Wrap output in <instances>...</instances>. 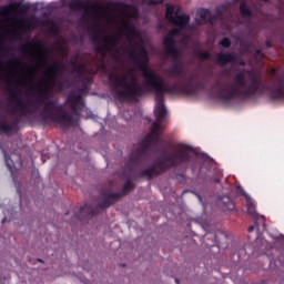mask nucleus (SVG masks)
<instances>
[{
	"instance_id": "obj_1",
	"label": "nucleus",
	"mask_w": 284,
	"mask_h": 284,
	"mask_svg": "<svg viewBox=\"0 0 284 284\" xmlns=\"http://www.w3.org/2000/svg\"><path fill=\"white\" fill-rule=\"evenodd\" d=\"M64 70V65L60 62L49 65L47 73H50L51 78L42 79V84L37 87L39 97L36 101L37 108L43 105L41 112L43 123L55 124L61 129H68L73 125L80 119L81 112L84 109L81 93L68 95L64 104H58V100H51L53 97L54 79L60 77Z\"/></svg>"
},
{
	"instance_id": "obj_2",
	"label": "nucleus",
	"mask_w": 284,
	"mask_h": 284,
	"mask_svg": "<svg viewBox=\"0 0 284 284\" xmlns=\"http://www.w3.org/2000/svg\"><path fill=\"white\" fill-rule=\"evenodd\" d=\"M264 92H270L272 100H284V74L276 77L274 83L270 85L262 75L256 74L251 75L247 84L244 72H236L229 92L225 93V89L220 88L216 97L221 102L229 103L235 98L250 99L256 94L263 95Z\"/></svg>"
},
{
	"instance_id": "obj_3",
	"label": "nucleus",
	"mask_w": 284,
	"mask_h": 284,
	"mask_svg": "<svg viewBox=\"0 0 284 284\" xmlns=\"http://www.w3.org/2000/svg\"><path fill=\"white\" fill-rule=\"evenodd\" d=\"M130 59L135 61L139 69L142 71L144 78V85L150 90H154L156 106H155V116L159 123L168 115V110L165 106V94H174L178 93L176 87H165L162 83L161 77L151 68L148 67L149 57L146 49L141 45L140 50L134 49V44L131 45Z\"/></svg>"
},
{
	"instance_id": "obj_4",
	"label": "nucleus",
	"mask_w": 284,
	"mask_h": 284,
	"mask_svg": "<svg viewBox=\"0 0 284 284\" xmlns=\"http://www.w3.org/2000/svg\"><path fill=\"white\" fill-rule=\"evenodd\" d=\"M189 152H193L191 145L184 143L178 144V150L166 154L164 158H160L158 162L151 164L149 168L141 170L138 173L136 179L152 181L173 168L189 164L191 162Z\"/></svg>"
},
{
	"instance_id": "obj_5",
	"label": "nucleus",
	"mask_w": 284,
	"mask_h": 284,
	"mask_svg": "<svg viewBox=\"0 0 284 284\" xmlns=\"http://www.w3.org/2000/svg\"><path fill=\"white\" fill-rule=\"evenodd\" d=\"M136 184L129 180L123 184L121 193H108V191H101L102 202L98 204V206H91L90 204H84V206H80L79 213H77V209L74 211V216L70 221V223L75 220L82 221L83 219L93 217L100 213V210H106L112 206L114 203L119 202L123 196H126L132 191H134Z\"/></svg>"
},
{
	"instance_id": "obj_6",
	"label": "nucleus",
	"mask_w": 284,
	"mask_h": 284,
	"mask_svg": "<svg viewBox=\"0 0 284 284\" xmlns=\"http://www.w3.org/2000/svg\"><path fill=\"white\" fill-rule=\"evenodd\" d=\"M163 130L162 123L154 121L152 124L151 133H149L144 139L141 140L139 148L135 149L128 162L125 163V169L132 174L140 163L150 158V152L153 145H159L162 142L161 131Z\"/></svg>"
},
{
	"instance_id": "obj_7",
	"label": "nucleus",
	"mask_w": 284,
	"mask_h": 284,
	"mask_svg": "<svg viewBox=\"0 0 284 284\" xmlns=\"http://www.w3.org/2000/svg\"><path fill=\"white\" fill-rule=\"evenodd\" d=\"M109 82L121 101H138L146 93V90L136 83L138 78L133 73H131V83L126 81V77L122 78L113 72L109 74Z\"/></svg>"
},
{
	"instance_id": "obj_8",
	"label": "nucleus",
	"mask_w": 284,
	"mask_h": 284,
	"mask_svg": "<svg viewBox=\"0 0 284 284\" xmlns=\"http://www.w3.org/2000/svg\"><path fill=\"white\" fill-rule=\"evenodd\" d=\"M70 10L73 12H79V10H85V16H90L97 12L102 8V4L99 2L91 3L90 0H71L69 3Z\"/></svg>"
},
{
	"instance_id": "obj_9",
	"label": "nucleus",
	"mask_w": 284,
	"mask_h": 284,
	"mask_svg": "<svg viewBox=\"0 0 284 284\" xmlns=\"http://www.w3.org/2000/svg\"><path fill=\"white\" fill-rule=\"evenodd\" d=\"M164 52L166 55L173 58V63L179 62L181 59V51L176 48V41L172 37H164Z\"/></svg>"
},
{
	"instance_id": "obj_10",
	"label": "nucleus",
	"mask_w": 284,
	"mask_h": 284,
	"mask_svg": "<svg viewBox=\"0 0 284 284\" xmlns=\"http://www.w3.org/2000/svg\"><path fill=\"white\" fill-rule=\"evenodd\" d=\"M9 99L11 102H14L13 108L11 109V112L18 113L21 112L22 115H27L28 113V109H29V104L28 102H26L24 100H22L17 92H12L10 91L9 93Z\"/></svg>"
},
{
	"instance_id": "obj_11",
	"label": "nucleus",
	"mask_w": 284,
	"mask_h": 284,
	"mask_svg": "<svg viewBox=\"0 0 284 284\" xmlns=\"http://www.w3.org/2000/svg\"><path fill=\"white\" fill-rule=\"evenodd\" d=\"M30 10L28 4H20L19 2H12L0 7V14L6 16L8 13L27 14Z\"/></svg>"
},
{
	"instance_id": "obj_12",
	"label": "nucleus",
	"mask_w": 284,
	"mask_h": 284,
	"mask_svg": "<svg viewBox=\"0 0 284 284\" xmlns=\"http://www.w3.org/2000/svg\"><path fill=\"white\" fill-rule=\"evenodd\" d=\"M193 77H189L184 84H180L179 82L173 83L170 88H175L178 92H173V94H184V95H194L196 93V88L192 84Z\"/></svg>"
},
{
	"instance_id": "obj_13",
	"label": "nucleus",
	"mask_w": 284,
	"mask_h": 284,
	"mask_svg": "<svg viewBox=\"0 0 284 284\" xmlns=\"http://www.w3.org/2000/svg\"><path fill=\"white\" fill-rule=\"evenodd\" d=\"M116 47H118V40L115 36L113 37L104 36L103 44H97L95 51L98 53L106 54L110 51V49H115Z\"/></svg>"
},
{
	"instance_id": "obj_14",
	"label": "nucleus",
	"mask_w": 284,
	"mask_h": 284,
	"mask_svg": "<svg viewBox=\"0 0 284 284\" xmlns=\"http://www.w3.org/2000/svg\"><path fill=\"white\" fill-rule=\"evenodd\" d=\"M215 61L219 67H226L236 63L237 57L234 52H219Z\"/></svg>"
},
{
	"instance_id": "obj_15",
	"label": "nucleus",
	"mask_w": 284,
	"mask_h": 284,
	"mask_svg": "<svg viewBox=\"0 0 284 284\" xmlns=\"http://www.w3.org/2000/svg\"><path fill=\"white\" fill-rule=\"evenodd\" d=\"M215 21H216V16L211 14L210 10L204 8L197 10V19H195V22H197V24L209 23L213 26Z\"/></svg>"
},
{
	"instance_id": "obj_16",
	"label": "nucleus",
	"mask_w": 284,
	"mask_h": 284,
	"mask_svg": "<svg viewBox=\"0 0 284 284\" xmlns=\"http://www.w3.org/2000/svg\"><path fill=\"white\" fill-rule=\"evenodd\" d=\"M166 77L171 79L183 78L184 77L183 65L179 61L171 63V67L166 68Z\"/></svg>"
},
{
	"instance_id": "obj_17",
	"label": "nucleus",
	"mask_w": 284,
	"mask_h": 284,
	"mask_svg": "<svg viewBox=\"0 0 284 284\" xmlns=\"http://www.w3.org/2000/svg\"><path fill=\"white\" fill-rule=\"evenodd\" d=\"M121 31L125 34L130 43H133L136 34V28L131 27L130 21L123 20L121 24Z\"/></svg>"
},
{
	"instance_id": "obj_18",
	"label": "nucleus",
	"mask_w": 284,
	"mask_h": 284,
	"mask_svg": "<svg viewBox=\"0 0 284 284\" xmlns=\"http://www.w3.org/2000/svg\"><path fill=\"white\" fill-rule=\"evenodd\" d=\"M112 4L116 8V10H120L121 13H129L130 10H133V13H129L130 18H135L138 16V9L130 3L112 2Z\"/></svg>"
},
{
	"instance_id": "obj_19",
	"label": "nucleus",
	"mask_w": 284,
	"mask_h": 284,
	"mask_svg": "<svg viewBox=\"0 0 284 284\" xmlns=\"http://www.w3.org/2000/svg\"><path fill=\"white\" fill-rule=\"evenodd\" d=\"M18 123L19 119H16L14 121H12V123H7L6 119H2V121L0 122V134L3 133L6 135H11Z\"/></svg>"
},
{
	"instance_id": "obj_20",
	"label": "nucleus",
	"mask_w": 284,
	"mask_h": 284,
	"mask_svg": "<svg viewBox=\"0 0 284 284\" xmlns=\"http://www.w3.org/2000/svg\"><path fill=\"white\" fill-rule=\"evenodd\" d=\"M247 214L253 216V219H254V226L257 227L258 226V222H261L262 224L265 223V217L264 216H258L256 214L255 205L252 202L247 203Z\"/></svg>"
},
{
	"instance_id": "obj_21",
	"label": "nucleus",
	"mask_w": 284,
	"mask_h": 284,
	"mask_svg": "<svg viewBox=\"0 0 284 284\" xmlns=\"http://www.w3.org/2000/svg\"><path fill=\"white\" fill-rule=\"evenodd\" d=\"M172 23L175 24V27L180 28V30H185V28L190 24V16L180 14Z\"/></svg>"
},
{
	"instance_id": "obj_22",
	"label": "nucleus",
	"mask_w": 284,
	"mask_h": 284,
	"mask_svg": "<svg viewBox=\"0 0 284 284\" xmlns=\"http://www.w3.org/2000/svg\"><path fill=\"white\" fill-rule=\"evenodd\" d=\"M219 205L223 209V211H233L235 209V204L229 195H223L219 202Z\"/></svg>"
},
{
	"instance_id": "obj_23",
	"label": "nucleus",
	"mask_w": 284,
	"mask_h": 284,
	"mask_svg": "<svg viewBox=\"0 0 284 284\" xmlns=\"http://www.w3.org/2000/svg\"><path fill=\"white\" fill-rule=\"evenodd\" d=\"M240 14L244 19H252L253 18V11L251 8L247 7L246 2H241L240 7Z\"/></svg>"
},
{
	"instance_id": "obj_24",
	"label": "nucleus",
	"mask_w": 284,
	"mask_h": 284,
	"mask_svg": "<svg viewBox=\"0 0 284 284\" xmlns=\"http://www.w3.org/2000/svg\"><path fill=\"white\" fill-rule=\"evenodd\" d=\"M70 64L73 68V72L77 73L79 78H82L85 71V65L79 64L75 60H70Z\"/></svg>"
},
{
	"instance_id": "obj_25",
	"label": "nucleus",
	"mask_w": 284,
	"mask_h": 284,
	"mask_svg": "<svg viewBox=\"0 0 284 284\" xmlns=\"http://www.w3.org/2000/svg\"><path fill=\"white\" fill-rule=\"evenodd\" d=\"M174 6L173 4H166V20H169V22L173 23L176 22V17H174Z\"/></svg>"
},
{
	"instance_id": "obj_26",
	"label": "nucleus",
	"mask_w": 284,
	"mask_h": 284,
	"mask_svg": "<svg viewBox=\"0 0 284 284\" xmlns=\"http://www.w3.org/2000/svg\"><path fill=\"white\" fill-rule=\"evenodd\" d=\"M34 48L41 49L40 43H27V44H23L20 50L21 52L26 53L28 50H32Z\"/></svg>"
},
{
	"instance_id": "obj_27",
	"label": "nucleus",
	"mask_w": 284,
	"mask_h": 284,
	"mask_svg": "<svg viewBox=\"0 0 284 284\" xmlns=\"http://www.w3.org/2000/svg\"><path fill=\"white\" fill-rule=\"evenodd\" d=\"M195 55L201 61H209V60H211L210 51L197 52V53H195Z\"/></svg>"
},
{
	"instance_id": "obj_28",
	"label": "nucleus",
	"mask_w": 284,
	"mask_h": 284,
	"mask_svg": "<svg viewBox=\"0 0 284 284\" xmlns=\"http://www.w3.org/2000/svg\"><path fill=\"white\" fill-rule=\"evenodd\" d=\"M219 45L222 47L223 49H230L232 45V41L230 38H223L220 42Z\"/></svg>"
},
{
	"instance_id": "obj_29",
	"label": "nucleus",
	"mask_w": 284,
	"mask_h": 284,
	"mask_svg": "<svg viewBox=\"0 0 284 284\" xmlns=\"http://www.w3.org/2000/svg\"><path fill=\"white\" fill-rule=\"evenodd\" d=\"M183 31V29H178V28H173L171 29V31H169V36H166V38H172L174 39L175 37L180 36L181 32Z\"/></svg>"
},
{
	"instance_id": "obj_30",
	"label": "nucleus",
	"mask_w": 284,
	"mask_h": 284,
	"mask_svg": "<svg viewBox=\"0 0 284 284\" xmlns=\"http://www.w3.org/2000/svg\"><path fill=\"white\" fill-rule=\"evenodd\" d=\"M4 161H6V165L9 169V171H12V168L14 166V163L11 160V158H9L6 153H4Z\"/></svg>"
},
{
	"instance_id": "obj_31",
	"label": "nucleus",
	"mask_w": 284,
	"mask_h": 284,
	"mask_svg": "<svg viewBox=\"0 0 284 284\" xmlns=\"http://www.w3.org/2000/svg\"><path fill=\"white\" fill-rule=\"evenodd\" d=\"M148 6H161L164 0H144Z\"/></svg>"
},
{
	"instance_id": "obj_32",
	"label": "nucleus",
	"mask_w": 284,
	"mask_h": 284,
	"mask_svg": "<svg viewBox=\"0 0 284 284\" xmlns=\"http://www.w3.org/2000/svg\"><path fill=\"white\" fill-rule=\"evenodd\" d=\"M82 83L89 85L93 82V79L90 78V77H82V80H81Z\"/></svg>"
},
{
	"instance_id": "obj_33",
	"label": "nucleus",
	"mask_w": 284,
	"mask_h": 284,
	"mask_svg": "<svg viewBox=\"0 0 284 284\" xmlns=\"http://www.w3.org/2000/svg\"><path fill=\"white\" fill-rule=\"evenodd\" d=\"M255 57L256 58H260V59H264L265 58V54L263 53V51L261 49H257L255 51Z\"/></svg>"
},
{
	"instance_id": "obj_34",
	"label": "nucleus",
	"mask_w": 284,
	"mask_h": 284,
	"mask_svg": "<svg viewBox=\"0 0 284 284\" xmlns=\"http://www.w3.org/2000/svg\"><path fill=\"white\" fill-rule=\"evenodd\" d=\"M49 32H50L51 34H58V29H57V27H54V26L50 27Z\"/></svg>"
},
{
	"instance_id": "obj_35",
	"label": "nucleus",
	"mask_w": 284,
	"mask_h": 284,
	"mask_svg": "<svg viewBox=\"0 0 284 284\" xmlns=\"http://www.w3.org/2000/svg\"><path fill=\"white\" fill-rule=\"evenodd\" d=\"M274 47L272 41H266V48L272 49Z\"/></svg>"
},
{
	"instance_id": "obj_36",
	"label": "nucleus",
	"mask_w": 284,
	"mask_h": 284,
	"mask_svg": "<svg viewBox=\"0 0 284 284\" xmlns=\"http://www.w3.org/2000/svg\"><path fill=\"white\" fill-rule=\"evenodd\" d=\"M87 89H88V84L82 82V88L80 89V92H83Z\"/></svg>"
},
{
	"instance_id": "obj_37",
	"label": "nucleus",
	"mask_w": 284,
	"mask_h": 284,
	"mask_svg": "<svg viewBox=\"0 0 284 284\" xmlns=\"http://www.w3.org/2000/svg\"><path fill=\"white\" fill-rule=\"evenodd\" d=\"M277 74V70L275 68L271 69V75H276Z\"/></svg>"
},
{
	"instance_id": "obj_38",
	"label": "nucleus",
	"mask_w": 284,
	"mask_h": 284,
	"mask_svg": "<svg viewBox=\"0 0 284 284\" xmlns=\"http://www.w3.org/2000/svg\"><path fill=\"white\" fill-rule=\"evenodd\" d=\"M98 72H99V70H94V71H93V70H90V71H89V73H90V74H93V75H97Z\"/></svg>"
},
{
	"instance_id": "obj_39",
	"label": "nucleus",
	"mask_w": 284,
	"mask_h": 284,
	"mask_svg": "<svg viewBox=\"0 0 284 284\" xmlns=\"http://www.w3.org/2000/svg\"><path fill=\"white\" fill-rule=\"evenodd\" d=\"M255 231V226H248L247 232L252 233Z\"/></svg>"
},
{
	"instance_id": "obj_40",
	"label": "nucleus",
	"mask_w": 284,
	"mask_h": 284,
	"mask_svg": "<svg viewBox=\"0 0 284 284\" xmlns=\"http://www.w3.org/2000/svg\"><path fill=\"white\" fill-rule=\"evenodd\" d=\"M13 61H14V63H17V64H21V63H22V61H21L20 59H13Z\"/></svg>"
},
{
	"instance_id": "obj_41",
	"label": "nucleus",
	"mask_w": 284,
	"mask_h": 284,
	"mask_svg": "<svg viewBox=\"0 0 284 284\" xmlns=\"http://www.w3.org/2000/svg\"><path fill=\"white\" fill-rule=\"evenodd\" d=\"M43 52L51 54V50L50 49H43Z\"/></svg>"
},
{
	"instance_id": "obj_42",
	"label": "nucleus",
	"mask_w": 284,
	"mask_h": 284,
	"mask_svg": "<svg viewBox=\"0 0 284 284\" xmlns=\"http://www.w3.org/2000/svg\"><path fill=\"white\" fill-rule=\"evenodd\" d=\"M193 194H195V196H197L199 201H202V197H201V195H199V193L193 192Z\"/></svg>"
},
{
	"instance_id": "obj_43",
	"label": "nucleus",
	"mask_w": 284,
	"mask_h": 284,
	"mask_svg": "<svg viewBox=\"0 0 284 284\" xmlns=\"http://www.w3.org/2000/svg\"><path fill=\"white\" fill-rule=\"evenodd\" d=\"M94 40L100 41V36L95 34Z\"/></svg>"
},
{
	"instance_id": "obj_44",
	"label": "nucleus",
	"mask_w": 284,
	"mask_h": 284,
	"mask_svg": "<svg viewBox=\"0 0 284 284\" xmlns=\"http://www.w3.org/2000/svg\"><path fill=\"white\" fill-rule=\"evenodd\" d=\"M178 178L185 179V175H183V173H180V175H178Z\"/></svg>"
},
{
	"instance_id": "obj_45",
	"label": "nucleus",
	"mask_w": 284,
	"mask_h": 284,
	"mask_svg": "<svg viewBox=\"0 0 284 284\" xmlns=\"http://www.w3.org/2000/svg\"><path fill=\"white\" fill-rule=\"evenodd\" d=\"M13 37H19V33H18V32H14V33H13Z\"/></svg>"
},
{
	"instance_id": "obj_46",
	"label": "nucleus",
	"mask_w": 284,
	"mask_h": 284,
	"mask_svg": "<svg viewBox=\"0 0 284 284\" xmlns=\"http://www.w3.org/2000/svg\"><path fill=\"white\" fill-rule=\"evenodd\" d=\"M210 237H211V239H214V240H216V236H215V235H210Z\"/></svg>"
},
{
	"instance_id": "obj_47",
	"label": "nucleus",
	"mask_w": 284,
	"mask_h": 284,
	"mask_svg": "<svg viewBox=\"0 0 284 284\" xmlns=\"http://www.w3.org/2000/svg\"><path fill=\"white\" fill-rule=\"evenodd\" d=\"M240 65H245V62H240Z\"/></svg>"
},
{
	"instance_id": "obj_48",
	"label": "nucleus",
	"mask_w": 284,
	"mask_h": 284,
	"mask_svg": "<svg viewBox=\"0 0 284 284\" xmlns=\"http://www.w3.org/2000/svg\"><path fill=\"white\" fill-rule=\"evenodd\" d=\"M175 283L180 284V281L178 278H175Z\"/></svg>"
},
{
	"instance_id": "obj_49",
	"label": "nucleus",
	"mask_w": 284,
	"mask_h": 284,
	"mask_svg": "<svg viewBox=\"0 0 284 284\" xmlns=\"http://www.w3.org/2000/svg\"><path fill=\"white\" fill-rule=\"evenodd\" d=\"M215 183H220V180H214Z\"/></svg>"
},
{
	"instance_id": "obj_50",
	"label": "nucleus",
	"mask_w": 284,
	"mask_h": 284,
	"mask_svg": "<svg viewBox=\"0 0 284 284\" xmlns=\"http://www.w3.org/2000/svg\"><path fill=\"white\" fill-rule=\"evenodd\" d=\"M92 18H93V19H95V18H97V16H95V14H92Z\"/></svg>"
},
{
	"instance_id": "obj_51",
	"label": "nucleus",
	"mask_w": 284,
	"mask_h": 284,
	"mask_svg": "<svg viewBox=\"0 0 284 284\" xmlns=\"http://www.w3.org/2000/svg\"><path fill=\"white\" fill-rule=\"evenodd\" d=\"M216 87H220V83H219V82H216Z\"/></svg>"
},
{
	"instance_id": "obj_52",
	"label": "nucleus",
	"mask_w": 284,
	"mask_h": 284,
	"mask_svg": "<svg viewBox=\"0 0 284 284\" xmlns=\"http://www.w3.org/2000/svg\"><path fill=\"white\" fill-rule=\"evenodd\" d=\"M216 244V242H214L211 246H214Z\"/></svg>"
},
{
	"instance_id": "obj_53",
	"label": "nucleus",
	"mask_w": 284,
	"mask_h": 284,
	"mask_svg": "<svg viewBox=\"0 0 284 284\" xmlns=\"http://www.w3.org/2000/svg\"><path fill=\"white\" fill-rule=\"evenodd\" d=\"M263 1H270V0H263Z\"/></svg>"
},
{
	"instance_id": "obj_54",
	"label": "nucleus",
	"mask_w": 284,
	"mask_h": 284,
	"mask_svg": "<svg viewBox=\"0 0 284 284\" xmlns=\"http://www.w3.org/2000/svg\"><path fill=\"white\" fill-rule=\"evenodd\" d=\"M69 215V213L65 214V216Z\"/></svg>"
},
{
	"instance_id": "obj_55",
	"label": "nucleus",
	"mask_w": 284,
	"mask_h": 284,
	"mask_svg": "<svg viewBox=\"0 0 284 284\" xmlns=\"http://www.w3.org/2000/svg\"><path fill=\"white\" fill-rule=\"evenodd\" d=\"M39 262H42L41 260H38Z\"/></svg>"
}]
</instances>
